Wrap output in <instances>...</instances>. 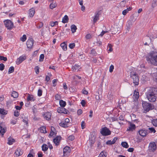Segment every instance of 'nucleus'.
Returning <instances> with one entry per match:
<instances>
[{"label": "nucleus", "instance_id": "1", "mask_svg": "<svg viewBox=\"0 0 157 157\" xmlns=\"http://www.w3.org/2000/svg\"><path fill=\"white\" fill-rule=\"evenodd\" d=\"M147 91L145 94L149 101L151 102H155L156 99V88L149 87L147 88Z\"/></svg>", "mask_w": 157, "mask_h": 157}, {"label": "nucleus", "instance_id": "2", "mask_svg": "<svg viewBox=\"0 0 157 157\" xmlns=\"http://www.w3.org/2000/svg\"><path fill=\"white\" fill-rule=\"evenodd\" d=\"M147 61L151 63L157 65V52H152L148 57H147Z\"/></svg>", "mask_w": 157, "mask_h": 157}, {"label": "nucleus", "instance_id": "3", "mask_svg": "<svg viewBox=\"0 0 157 157\" xmlns=\"http://www.w3.org/2000/svg\"><path fill=\"white\" fill-rule=\"evenodd\" d=\"M142 105L144 113H146L154 108V106L152 104L146 101H143Z\"/></svg>", "mask_w": 157, "mask_h": 157}, {"label": "nucleus", "instance_id": "4", "mask_svg": "<svg viewBox=\"0 0 157 157\" xmlns=\"http://www.w3.org/2000/svg\"><path fill=\"white\" fill-rule=\"evenodd\" d=\"M130 77L132 80L135 86H137L139 84V78L138 75L134 72H131Z\"/></svg>", "mask_w": 157, "mask_h": 157}, {"label": "nucleus", "instance_id": "5", "mask_svg": "<svg viewBox=\"0 0 157 157\" xmlns=\"http://www.w3.org/2000/svg\"><path fill=\"white\" fill-rule=\"evenodd\" d=\"M100 133L103 136H107L111 134V132L108 128L105 127L102 128Z\"/></svg>", "mask_w": 157, "mask_h": 157}, {"label": "nucleus", "instance_id": "6", "mask_svg": "<svg viewBox=\"0 0 157 157\" xmlns=\"http://www.w3.org/2000/svg\"><path fill=\"white\" fill-rule=\"evenodd\" d=\"M4 23L6 27L8 29L10 30L13 28V23L10 20H6L4 21Z\"/></svg>", "mask_w": 157, "mask_h": 157}, {"label": "nucleus", "instance_id": "7", "mask_svg": "<svg viewBox=\"0 0 157 157\" xmlns=\"http://www.w3.org/2000/svg\"><path fill=\"white\" fill-rule=\"evenodd\" d=\"M156 148V145L154 142H151L150 143L148 149L150 151L154 152V151Z\"/></svg>", "mask_w": 157, "mask_h": 157}, {"label": "nucleus", "instance_id": "8", "mask_svg": "<svg viewBox=\"0 0 157 157\" xmlns=\"http://www.w3.org/2000/svg\"><path fill=\"white\" fill-rule=\"evenodd\" d=\"M6 131V128L4 126V124L2 123H0V136H3Z\"/></svg>", "mask_w": 157, "mask_h": 157}, {"label": "nucleus", "instance_id": "9", "mask_svg": "<svg viewBox=\"0 0 157 157\" xmlns=\"http://www.w3.org/2000/svg\"><path fill=\"white\" fill-rule=\"evenodd\" d=\"M34 40L32 38L28 39L26 42L27 47L29 48H32L33 46Z\"/></svg>", "mask_w": 157, "mask_h": 157}, {"label": "nucleus", "instance_id": "10", "mask_svg": "<svg viewBox=\"0 0 157 157\" xmlns=\"http://www.w3.org/2000/svg\"><path fill=\"white\" fill-rule=\"evenodd\" d=\"M138 132L139 135L143 137L145 136L148 132L147 130L143 129L140 130Z\"/></svg>", "mask_w": 157, "mask_h": 157}, {"label": "nucleus", "instance_id": "11", "mask_svg": "<svg viewBox=\"0 0 157 157\" xmlns=\"http://www.w3.org/2000/svg\"><path fill=\"white\" fill-rule=\"evenodd\" d=\"M26 57L25 56H21L19 58H18L16 61V63L17 65H19L22 63L23 61L26 59Z\"/></svg>", "mask_w": 157, "mask_h": 157}, {"label": "nucleus", "instance_id": "12", "mask_svg": "<svg viewBox=\"0 0 157 157\" xmlns=\"http://www.w3.org/2000/svg\"><path fill=\"white\" fill-rule=\"evenodd\" d=\"M57 112L59 113H63L64 114H67V110L64 107H59L57 109Z\"/></svg>", "mask_w": 157, "mask_h": 157}, {"label": "nucleus", "instance_id": "13", "mask_svg": "<svg viewBox=\"0 0 157 157\" xmlns=\"http://www.w3.org/2000/svg\"><path fill=\"white\" fill-rule=\"evenodd\" d=\"M23 153V151L20 148H17L14 153V155L16 157H18L21 155Z\"/></svg>", "mask_w": 157, "mask_h": 157}, {"label": "nucleus", "instance_id": "14", "mask_svg": "<svg viewBox=\"0 0 157 157\" xmlns=\"http://www.w3.org/2000/svg\"><path fill=\"white\" fill-rule=\"evenodd\" d=\"M139 97V92L136 91V90H135L133 97L134 101H137Z\"/></svg>", "mask_w": 157, "mask_h": 157}, {"label": "nucleus", "instance_id": "15", "mask_svg": "<svg viewBox=\"0 0 157 157\" xmlns=\"http://www.w3.org/2000/svg\"><path fill=\"white\" fill-rule=\"evenodd\" d=\"M61 138V136H58L53 139V142L56 145H58L59 144Z\"/></svg>", "mask_w": 157, "mask_h": 157}, {"label": "nucleus", "instance_id": "16", "mask_svg": "<svg viewBox=\"0 0 157 157\" xmlns=\"http://www.w3.org/2000/svg\"><path fill=\"white\" fill-rule=\"evenodd\" d=\"M51 114L50 113L47 112L44 114L43 116L44 118L47 120H50L51 117Z\"/></svg>", "mask_w": 157, "mask_h": 157}, {"label": "nucleus", "instance_id": "17", "mask_svg": "<svg viewBox=\"0 0 157 157\" xmlns=\"http://www.w3.org/2000/svg\"><path fill=\"white\" fill-rule=\"evenodd\" d=\"M136 128V126L135 124L130 123L128 128H127V131H133Z\"/></svg>", "mask_w": 157, "mask_h": 157}, {"label": "nucleus", "instance_id": "18", "mask_svg": "<svg viewBox=\"0 0 157 157\" xmlns=\"http://www.w3.org/2000/svg\"><path fill=\"white\" fill-rule=\"evenodd\" d=\"M80 68V66L78 64H75L72 67L73 71H78Z\"/></svg>", "mask_w": 157, "mask_h": 157}, {"label": "nucleus", "instance_id": "19", "mask_svg": "<svg viewBox=\"0 0 157 157\" xmlns=\"http://www.w3.org/2000/svg\"><path fill=\"white\" fill-rule=\"evenodd\" d=\"M35 13V9L32 8L29 10V14L30 17H32L34 14Z\"/></svg>", "mask_w": 157, "mask_h": 157}, {"label": "nucleus", "instance_id": "20", "mask_svg": "<svg viewBox=\"0 0 157 157\" xmlns=\"http://www.w3.org/2000/svg\"><path fill=\"white\" fill-rule=\"evenodd\" d=\"M100 12H98L96 14L93 20V21L94 23H95L99 19V16L100 15Z\"/></svg>", "mask_w": 157, "mask_h": 157}, {"label": "nucleus", "instance_id": "21", "mask_svg": "<svg viewBox=\"0 0 157 157\" xmlns=\"http://www.w3.org/2000/svg\"><path fill=\"white\" fill-rule=\"evenodd\" d=\"M8 142L7 144L10 145H12L13 143L15 142V140L11 137H9L8 139Z\"/></svg>", "mask_w": 157, "mask_h": 157}, {"label": "nucleus", "instance_id": "22", "mask_svg": "<svg viewBox=\"0 0 157 157\" xmlns=\"http://www.w3.org/2000/svg\"><path fill=\"white\" fill-rule=\"evenodd\" d=\"M27 100L28 101H34L35 99L33 98V95H30V94H29L28 95Z\"/></svg>", "mask_w": 157, "mask_h": 157}, {"label": "nucleus", "instance_id": "23", "mask_svg": "<svg viewBox=\"0 0 157 157\" xmlns=\"http://www.w3.org/2000/svg\"><path fill=\"white\" fill-rule=\"evenodd\" d=\"M68 17L67 15H65L62 19V22L63 23H65L68 22Z\"/></svg>", "mask_w": 157, "mask_h": 157}, {"label": "nucleus", "instance_id": "24", "mask_svg": "<svg viewBox=\"0 0 157 157\" xmlns=\"http://www.w3.org/2000/svg\"><path fill=\"white\" fill-rule=\"evenodd\" d=\"M60 46L64 51L67 50V45L65 44V42L62 43L60 44Z\"/></svg>", "mask_w": 157, "mask_h": 157}, {"label": "nucleus", "instance_id": "25", "mask_svg": "<svg viewBox=\"0 0 157 157\" xmlns=\"http://www.w3.org/2000/svg\"><path fill=\"white\" fill-rule=\"evenodd\" d=\"M132 9V8L131 7H129L127 9L124 10L122 11V14L125 15L129 11L131 10Z\"/></svg>", "mask_w": 157, "mask_h": 157}, {"label": "nucleus", "instance_id": "26", "mask_svg": "<svg viewBox=\"0 0 157 157\" xmlns=\"http://www.w3.org/2000/svg\"><path fill=\"white\" fill-rule=\"evenodd\" d=\"M57 6V4L56 3H54L53 2L51 3L49 5V8L51 9H53L56 8Z\"/></svg>", "mask_w": 157, "mask_h": 157}, {"label": "nucleus", "instance_id": "27", "mask_svg": "<svg viewBox=\"0 0 157 157\" xmlns=\"http://www.w3.org/2000/svg\"><path fill=\"white\" fill-rule=\"evenodd\" d=\"M71 29L72 33H74L76 32L77 29L76 26L74 25H72L71 26Z\"/></svg>", "mask_w": 157, "mask_h": 157}, {"label": "nucleus", "instance_id": "28", "mask_svg": "<svg viewBox=\"0 0 157 157\" xmlns=\"http://www.w3.org/2000/svg\"><path fill=\"white\" fill-rule=\"evenodd\" d=\"M59 125L63 127L67 128L68 127L67 124L65 122H62L59 123Z\"/></svg>", "mask_w": 157, "mask_h": 157}, {"label": "nucleus", "instance_id": "29", "mask_svg": "<svg viewBox=\"0 0 157 157\" xmlns=\"http://www.w3.org/2000/svg\"><path fill=\"white\" fill-rule=\"evenodd\" d=\"M59 104L61 107H64L66 105V102L61 100L59 101Z\"/></svg>", "mask_w": 157, "mask_h": 157}, {"label": "nucleus", "instance_id": "30", "mask_svg": "<svg viewBox=\"0 0 157 157\" xmlns=\"http://www.w3.org/2000/svg\"><path fill=\"white\" fill-rule=\"evenodd\" d=\"M11 96L14 98H17L18 96V94L17 92L13 91L12 92Z\"/></svg>", "mask_w": 157, "mask_h": 157}, {"label": "nucleus", "instance_id": "31", "mask_svg": "<svg viewBox=\"0 0 157 157\" xmlns=\"http://www.w3.org/2000/svg\"><path fill=\"white\" fill-rule=\"evenodd\" d=\"M7 111H6L3 109L0 108V113L3 115H5L7 114Z\"/></svg>", "mask_w": 157, "mask_h": 157}, {"label": "nucleus", "instance_id": "32", "mask_svg": "<svg viewBox=\"0 0 157 157\" xmlns=\"http://www.w3.org/2000/svg\"><path fill=\"white\" fill-rule=\"evenodd\" d=\"M48 148V145L46 144H44L42 146V151H47Z\"/></svg>", "mask_w": 157, "mask_h": 157}, {"label": "nucleus", "instance_id": "33", "mask_svg": "<svg viewBox=\"0 0 157 157\" xmlns=\"http://www.w3.org/2000/svg\"><path fill=\"white\" fill-rule=\"evenodd\" d=\"M118 120V122L120 124H123L122 123H121L119 121H124V117L122 115H120L119 117H117Z\"/></svg>", "mask_w": 157, "mask_h": 157}, {"label": "nucleus", "instance_id": "34", "mask_svg": "<svg viewBox=\"0 0 157 157\" xmlns=\"http://www.w3.org/2000/svg\"><path fill=\"white\" fill-rule=\"evenodd\" d=\"M121 145L123 147L126 148H128L129 146L128 143L125 142H122Z\"/></svg>", "mask_w": 157, "mask_h": 157}, {"label": "nucleus", "instance_id": "35", "mask_svg": "<svg viewBox=\"0 0 157 157\" xmlns=\"http://www.w3.org/2000/svg\"><path fill=\"white\" fill-rule=\"evenodd\" d=\"M70 148L68 146L65 147L63 149V152L64 154H65L67 152H69Z\"/></svg>", "mask_w": 157, "mask_h": 157}, {"label": "nucleus", "instance_id": "36", "mask_svg": "<svg viewBox=\"0 0 157 157\" xmlns=\"http://www.w3.org/2000/svg\"><path fill=\"white\" fill-rule=\"evenodd\" d=\"M107 153L103 151H102L99 154L98 157H106Z\"/></svg>", "mask_w": 157, "mask_h": 157}, {"label": "nucleus", "instance_id": "37", "mask_svg": "<svg viewBox=\"0 0 157 157\" xmlns=\"http://www.w3.org/2000/svg\"><path fill=\"white\" fill-rule=\"evenodd\" d=\"M43 25V23L41 22H40L38 25H36V27L39 29H40Z\"/></svg>", "mask_w": 157, "mask_h": 157}, {"label": "nucleus", "instance_id": "38", "mask_svg": "<svg viewBox=\"0 0 157 157\" xmlns=\"http://www.w3.org/2000/svg\"><path fill=\"white\" fill-rule=\"evenodd\" d=\"M126 1H121L120 3V5L121 7H125L126 5Z\"/></svg>", "mask_w": 157, "mask_h": 157}, {"label": "nucleus", "instance_id": "39", "mask_svg": "<svg viewBox=\"0 0 157 157\" xmlns=\"http://www.w3.org/2000/svg\"><path fill=\"white\" fill-rule=\"evenodd\" d=\"M14 71V68L13 66H11L10 67L9 69L8 73L10 74L11 73H13Z\"/></svg>", "mask_w": 157, "mask_h": 157}, {"label": "nucleus", "instance_id": "40", "mask_svg": "<svg viewBox=\"0 0 157 157\" xmlns=\"http://www.w3.org/2000/svg\"><path fill=\"white\" fill-rule=\"evenodd\" d=\"M23 122L25 123L27 126H28V119L27 117H24V119L22 120Z\"/></svg>", "mask_w": 157, "mask_h": 157}, {"label": "nucleus", "instance_id": "41", "mask_svg": "<svg viewBox=\"0 0 157 157\" xmlns=\"http://www.w3.org/2000/svg\"><path fill=\"white\" fill-rule=\"evenodd\" d=\"M107 48H109L108 50L110 52H111L113 51L112 45L111 44H108L107 46Z\"/></svg>", "mask_w": 157, "mask_h": 157}, {"label": "nucleus", "instance_id": "42", "mask_svg": "<svg viewBox=\"0 0 157 157\" xmlns=\"http://www.w3.org/2000/svg\"><path fill=\"white\" fill-rule=\"evenodd\" d=\"M148 129L149 130V131L148 132L149 133L153 132V133H155L156 132V131L154 128H148Z\"/></svg>", "mask_w": 157, "mask_h": 157}, {"label": "nucleus", "instance_id": "43", "mask_svg": "<svg viewBox=\"0 0 157 157\" xmlns=\"http://www.w3.org/2000/svg\"><path fill=\"white\" fill-rule=\"evenodd\" d=\"M152 75L155 81H157V73H154Z\"/></svg>", "mask_w": 157, "mask_h": 157}, {"label": "nucleus", "instance_id": "44", "mask_svg": "<svg viewBox=\"0 0 157 157\" xmlns=\"http://www.w3.org/2000/svg\"><path fill=\"white\" fill-rule=\"evenodd\" d=\"M157 0H153L152 1V7L153 8H154L157 5Z\"/></svg>", "mask_w": 157, "mask_h": 157}, {"label": "nucleus", "instance_id": "45", "mask_svg": "<svg viewBox=\"0 0 157 157\" xmlns=\"http://www.w3.org/2000/svg\"><path fill=\"white\" fill-rule=\"evenodd\" d=\"M26 36L25 35H24L23 36L20 38V40L23 42L26 40Z\"/></svg>", "mask_w": 157, "mask_h": 157}, {"label": "nucleus", "instance_id": "46", "mask_svg": "<svg viewBox=\"0 0 157 157\" xmlns=\"http://www.w3.org/2000/svg\"><path fill=\"white\" fill-rule=\"evenodd\" d=\"M152 123L154 126L157 127V119L153 120Z\"/></svg>", "mask_w": 157, "mask_h": 157}, {"label": "nucleus", "instance_id": "47", "mask_svg": "<svg viewBox=\"0 0 157 157\" xmlns=\"http://www.w3.org/2000/svg\"><path fill=\"white\" fill-rule=\"evenodd\" d=\"M44 58V55L43 54H41L40 56L39 61L40 62L42 61L43 60Z\"/></svg>", "mask_w": 157, "mask_h": 157}, {"label": "nucleus", "instance_id": "48", "mask_svg": "<svg viewBox=\"0 0 157 157\" xmlns=\"http://www.w3.org/2000/svg\"><path fill=\"white\" fill-rule=\"evenodd\" d=\"M85 124H86L84 121H83L81 123V126L82 129H83L85 128Z\"/></svg>", "mask_w": 157, "mask_h": 157}, {"label": "nucleus", "instance_id": "49", "mask_svg": "<svg viewBox=\"0 0 157 157\" xmlns=\"http://www.w3.org/2000/svg\"><path fill=\"white\" fill-rule=\"evenodd\" d=\"M36 73L38 74L39 72V67L38 66H36L35 68Z\"/></svg>", "mask_w": 157, "mask_h": 157}, {"label": "nucleus", "instance_id": "50", "mask_svg": "<svg viewBox=\"0 0 157 157\" xmlns=\"http://www.w3.org/2000/svg\"><path fill=\"white\" fill-rule=\"evenodd\" d=\"M0 59L1 60H3L5 61H6L7 60L6 57H5L2 56H0Z\"/></svg>", "mask_w": 157, "mask_h": 157}, {"label": "nucleus", "instance_id": "51", "mask_svg": "<svg viewBox=\"0 0 157 157\" xmlns=\"http://www.w3.org/2000/svg\"><path fill=\"white\" fill-rule=\"evenodd\" d=\"M75 43H71L69 44V46L70 48L71 49H73L75 47Z\"/></svg>", "mask_w": 157, "mask_h": 157}, {"label": "nucleus", "instance_id": "52", "mask_svg": "<svg viewBox=\"0 0 157 157\" xmlns=\"http://www.w3.org/2000/svg\"><path fill=\"white\" fill-rule=\"evenodd\" d=\"M68 138L69 140H70L71 141H72L74 140L75 137L74 136L71 135L70 136L68 137Z\"/></svg>", "mask_w": 157, "mask_h": 157}, {"label": "nucleus", "instance_id": "53", "mask_svg": "<svg viewBox=\"0 0 157 157\" xmlns=\"http://www.w3.org/2000/svg\"><path fill=\"white\" fill-rule=\"evenodd\" d=\"M42 90L41 89L38 90V96H40L42 95Z\"/></svg>", "mask_w": 157, "mask_h": 157}, {"label": "nucleus", "instance_id": "54", "mask_svg": "<svg viewBox=\"0 0 157 157\" xmlns=\"http://www.w3.org/2000/svg\"><path fill=\"white\" fill-rule=\"evenodd\" d=\"M5 67L3 63H1L0 64V71H3Z\"/></svg>", "mask_w": 157, "mask_h": 157}, {"label": "nucleus", "instance_id": "55", "mask_svg": "<svg viewBox=\"0 0 157 157\" xmlns=\"http://www.w3.org/2000/svg\"><path fill=\"white\" fill-rule=\"evenodd\" d=\"M56 133L55 132H54V131H51L49 135V137H52L54 135H56Z\"/></svg>", "mask_w": 157, "mask_h": 157}, {"label": "nucleus", "instance_id": "56", "mask_svg": "<svg viewBox=\"0 0 157 157\" xmlns=\"http://www.w3.org/2000/svg\"><path fill=\"white\" fill-rule=\"evenodd\" d=\"M20 113L19 112L16 111H15L14 113V115L15 116L17 117L19 115Z\"/></svg>", "mask_w": 157, "mask_h": 157}, {"label": "nucleus", "instance_id": "57", "mask_svg": "<svg viewBox=\"0 0 157 157\" xmlns=\"http://www.w3.org/2000/svg\"><path fill=\"white\" fill-rule=\"evenodd\" d=\"M114 68V66L113 65H112L110 66L109 69V71L110 72H112L113 71Z\"/></svg>", "mask_w": 157, "mask_h": 157}, {"label": "nucleus", "instance_id": "58", "mask_svg": "<svg viewBox=\"0 0 157 157\" xmlns=\"http://www.w3.org/2000/svg\"><path fill=\"white\" fill-rule=\"evenodd\" d=\"M86 38L87 39H90L91 38V36L90 34H88L86 36Z\"/></svg>", "mask_w": 157, "mask_h": 157}, {"label": "nucleus", "instance_id": "59", "mask_svg": "<svg viewBox=\"0 0 157 157\" xmlns=\"http://www.w3.org/2000/svg\"><path fill=\"white\" fill-rule=\"evenodd\" d=\"M91 53L94 56H95L96 54V52L93 49L91 50Z\"/></svg>", "mask_w": 157, "mask_h": 157}, {"label": "nucleus", "instance_id": "60", "mask_svg": "<svg viewBox=\"0 0 157 157\" xmlns=\"http://www.w3.org/2000/svg\"><path fill=\"white\" fill-rule=\"evenodd\" d=\"M82 106H84L86 104V102L85 100H82L81 103Z\"/></svg>", "mask_w": 157, "mask_h": 157}, {"label": "nucleus", "instance_id": "61", "mask_svg": "<svg viewBox=\"0 0 157 157\" xmlns=\"http://www.w3.org/2000/svg\"><path fill=\"white\" fill-rule=\"evenodd\" d=\"M107 32H108L107 31H102L101 32V33L99 35V36H102L105 33H107Z\"/></svg>", "mask_w": 157, "mask_h": 157}, {"label": "nucleus", "instance_id": "62", "mask_svg": "<svg viewBox=\"0 0 157 157\" xmlns=\"http://www.w3.org/2000/svg\"><path fill=\"white\" fill-rule=\"evenodd\" d=\"M106 144L108 145H112L113 144V143H112V141L110 140L107 141L106 142Z\"/></svg>", "mask_w": 157, "mask_h": 157}, {"label": "nucleus", "instance_id": "63", "mask_svg": "<svg viewBox=\"0 0 157 157\" xmlns=\"http://www.w3.org/2000/svg\"><path fill=\"white\" fill-rule=\"evenodd\" d=\"M82 110L81 109L78 110L77 111V113L78 115H80L82 114Z\"/></svg>", "mask_w": 157, "mask_h": 157}, {"label": "nucleus", "instance_id": "64", "mask_svg": "<svg viewBox=\"0 0 157 157\" xmlns=\"http://www.w3.org/2000/svg\"><path fill=\"white\" fill-rule=\"evenodd\" d=\"M57 80H58L57 79H55L52 81V83L53 84V86H56V85L55 84V83L57 82Z\"/></svg>", "mask_w": 157, "mask_h": 157}]
</instances>
